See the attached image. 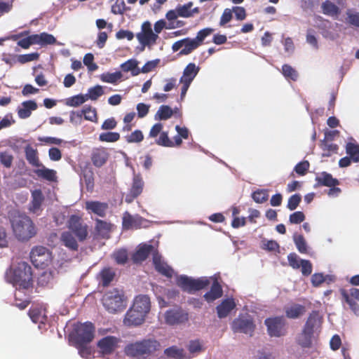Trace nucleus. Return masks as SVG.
Returning <instances> with one entry per match:
<instances>
[{"label":"nucleus","instance_id":"1","mask_svg":"<svg viewBox=\"0 0 359 359\" xmlns=\"http://www.w3.org/2000/svg\"><path fill=\"white\" fill-rule=\"evenodd\" d=\"M6 282L20 289H28L32 286V270L25 262H20L8 268L5 273Z\"/></svg>","mask_w":359,"mask_h":359},{"label":"nucleus","instance_id":"2","mask_svg":"<svg viewBox=\"0 0 359 359\" xmlns=\"http://www.w3.org/2000/svg\"><path fill=\"white\" fill-rule=\"evenodd\" d=\"M323 316L319 311L313 310L309 315L301 333L297 337V343L304 348H310L313 344L315 332L320 328Z\"/></svg>","mask_w":359,"mask_h":359},{"label":"nucleus","instance_id":"3","mask_svg":"<svg viewBox=\"0 0 359 359\" xmlns=\"http://www.w3.org/2000/svg\"><path fill=\"white\" fill-rule=\"evenodd\" d=\"M161 347L159 341L155 339H144L129 343L124 347L125 354L135 359H147Z\"/></svg>","mask_w":359,"mask_h":359},{"label":"nucleus","instance_id":"4","mask_svg":"<svg viewBox=\"0 0 359 359\" xmlns=\"http://www.w3.org/2000/svg\"><path fill=\"white\" fill-rule=\"evenodd\" d=\"M11 226L15 238L20 241H28L37 233V229L26 215H18L11 219Z\"/></svg>","mask_w":359,"mask_h":359},{"label":"nucleus","instance_id":"5","mask_svg":"<svg viewBox=\"0 0 359 359\" xmlns=\"http://www.w3.org/2000/svg\"><path fill=\"white\" fill-rule=\"evenodd\" d=\"M102 302L105 309L111 313L122 311L126 308L123 293L116 288L105 292Z\"/></svg>","mask_w":359,"mask_h":359},{"label":"nucleus","instance_id":"6","mask_svg":"<svg viewBox=\"0 0 359 359\" xmlns=\"http://www.w3.org/2000/svg\"><path fill=\"white\" fill-rule=\"evenodd\" d=\"M176 284L184 292L192 294L194 292L206 288L210 284V280L208 277H201L195 279L185 275H181L177 278Z\"/></svg>","mask_w":359,"mask_h":359},{"label":"nucleus","instance_id":"7","mask_svg":"<svg viewBox=\"0 0 359 359\" xmlns=\"http://www.w3.org/2000/svg\"><path fill=\"white\" fill-rule=\"evenodd\" d=\"M95 326L90 322L77 325L74 328L72 339L74 344H89L94 339Z\"/></svg>","mask_w":359,"mask_h":359},{"label":"nucleus","instance_id":"8","mask_svg":"<svg viewBox=\"0 0 359 359\" xmlns=\"http://www.w3.org/2000/svg\"><path fill=\"white\" fill-rule=\"evenodd\" d=\"M287 322L283 316L269 317L264 320L268 334L271 337H280L286 332Z\"/></svg>","mask_w":359,"mask_h":359},{"label":"nucleus","instance_id":"9","mask_svg":"<svg viewBox=\"0 0 359 359\" xmlns=\"http://www.w3.org/2000/svg\"><path fill=\"white\" fill-rule=\"evenodd\" d=\"M68 229L72 233H74L78 240L81 242L85 241L88 236V226L86 224L82 217L77 215H72L67 223Z\"/></svg>","mask_w":359,"mask_h":359},{"label":"nucleus","instance_id":"10","mask_svg":"<svg viewBox=\"0 0 359 359\" xmlns=\"http://www.w3.org/2000/svg\"><path fill=\"white\" fill-rule=\"evenodd\" d=\"M30 259L36 268L45 269L51 262V252L44 246H35L31 250Z\"/></svg>","mask_w":359,"mask_h":359},{"label":"nucleus","instance_id":"11","mask_svg":"<svg viewBox=\"0 0 359 359\" xmlns=\"http://www.w3.org/2000/svg\"><path fill=\"white\" fill-rule=\"evenodd\" d=\"M287 261L293 269H301L302 276H309L311 274L313 264L310 260L300 258L295 252H290L287 255Z\"/></svg>","mask_w":359,"mask_h":359},{"label":"nucleus","instance_id":"12","mask_svg":"<svg viewBox=\"0 0 359 359\" xmlns=\"http://www.w3.org/2000/svg\"><path fill=\"white\" fill-rule=\"evenodd\" d=\"M189 318V313L181 307L169 309L165 313V321L169 325L186 323Z\"/></svg>","mask_w":359,"mask_h":359},{"label":"nucleus","instance_id":"13","mask_svg":"<svg viewBox=\"0 0 359 359\" xmlns=\"http://www.w3.org/2000/svg\"><path fill=\"white\" fill-rule=\"evenodd\" d=\"M200 68L194 63H189L187 65L183 71V74L180 78V83L182 84L181 88V98L183 99L186 95L187 92L199 72Z\"/></svg>","mask_w":359,"mask_h":359},{"label":"nucleus","instance_id":"14","mask_svg":"<svg viewBox=\"0 0 359 359\" xmlns=\"http://www.w3.org/2000/svg\"><path fill=\"white\" fill-rule=\"evenodd\" d=\"M136 37L140 43L145 47L155 44L158 36L153 32L150 22H144L142 25L141 32L136 34Z\"/></svg>","mask_w":359,"mask_h":359},{"label":"nucleus","instance_id":"15","mask_svg":"<svg viewBox=\"0 0 359 359\" xmlns=\"http://www.w3.org/2000/svg\"><path fill=\"white\" fill-rule=\"evenodd\" d=\"M121 339L114 336H107L100 339L97 343L99 352L102 355L112 354L118 347Z\"/></svg>","mask_w":359,"mask_h":359},{"label":"nucleus","instance_id":"16","mask_svg":"<svg viewBox=\"0 0 359 359\" xmlns=\"http://www.w3.org/2000/svg\"><path fill=\"white\" fill-rule=\"evenodd\" d=\"M144 182L140 174L135 175L133 179L132 186L128 194L126 196V202L132 203L143 191Z\"/></svg>","mask_w":359,"mask_h":359},{"label":"nucleus","instance_id":"17","mask_svg":"<svg viewBox=\"0 0 359 359\" xmlns=\"http://www.w3.org/2000/svg\"><path fill=\"white\" fill-rule=\"evenodd\" d=\"M158 252L152 245L140 244L137 250L132 255V260L135 264L142 263L147 259L150 254Z\"/></svg>","mask_w":359,"mask_h":359},{"label":"nucleus","instance_id":"18","mask_svg":"<svg viewBox=\"0 0 359 359\" xmlns=\"http://www.w3.org/2000/svg\"><path fill=\"white\" fill-rule=\"evenodd\" d=\"M146 315L133 306L126 312L123 323L127 326H138L145 320Z\"/></svg>","mask_w":359,"mask_h":359},{"label":"nucleus","instance_id":"19","mask_svg":"<svg viewBox=\"0 0 359 359\" xmlns=\"http://www.w3.org/2000/svg\"><path fill=\"white\" fill-rule=\"evenodd\" d=\"M109 158V154L107 149L103 147L93 149L90 159L95 167L100 168L103 166Z\"/></svg>","mask_w":359,"mask_h":359},{"label":"nucleus","instance_id":"20","mask_svg":"<svg viewBox=\"0 0 359 359\" xmlns=\"http://www.w3.org/2000/svg\"><path fill=\"white\" fill-rule=\"evenodd\" d=\"M153 264L155 269L161 275L167 277L172 278L173 274V269L161 259V256L158 252L154 253Z\"/></svg>","mask_w":359,"mask_h":359},{"label":"nucleus","instance_id":"21","mask_svg":"<svg viewBox=\"0 0 359 359\" xmlns=\"http://www.w3.org/2000/svg\"><path fill=\"white\" fill-rule=\"evenodd\" d=\"M315 181L316 182V183L313 185L315 189L319 187H328L338 186L340 184V182L338 179L333 177L330 173L326 171H323L320 173V175L316 176Z\"/></svg>","mask_w":359,"mask_h":359},{"label":"nucleus","instance_id":"22","mask_svg":"<svg viewBox=\"0 0 359 359\" xmlns=\"http://www.w3.org/2000/svg\"><path fill=\"white\" fill-rule=\"evenodd\" d=\"M109 206L107 203H102L97 201H87L86 203V209L101 217L106 215V212Z\"/></svg>","mask_w":359,"mask_h":359},{"label":"nucleus","instance_id":"23","mask_svg":"<svg viewBox=\"0 0 359 359\" xmlns=\"http://www.w3.org/2000/svg\"><path fill=\"white\" fill-rule=\"evenodd\" d=\"M133 307L147 316L151 309L150 298L146 294L137 295L134 299Z\"/></svg>","mask_w":359,"mask_h":359},{"label":"nucleus","instance_id":"24","mask_svg":"<svg viewBox=\"0 0 359 359\" xmlns=\"http://www.w3.org/2000/svg\"><path fill=\"white\" fill-rule=\"evenodd\" d=\"M321 9L324 15L330 16L334 20H339V15L341 12V8L330 0H325L322 3Z\"/></svg>","mask_w":359,"mask_h":359},{"label":"nucleus","instance_id":"25","mask_svg":"<svg viewBox=\"0 0 359 359\" xmlns=\"http://www.w3.org/2000/svg\"><path fill=\"white\" fill-rule=\"evenodd\" d=\"M222 294L223 290L222 286L219 283L217 280L215 278L210 287V290L203 295V298L206 302L210 303L220 298L222 296Z\"/></svg>","mask_w":359,"mask_h":359},{"label":"nucleus","instance_id":"26","mask_svg":"<svg viewBox=\"0 0 359 359\" xmlns=\"http://www.w3.org/2000/svg\"><path fill=\"white\" fill-rule=\"evenodd\" d=\"M37 107L34 100L25 101L21 104V107H18V115L20 118H27L31 116L32 111L37 109Z\"/></svg>","mask_w":359,"mask_h":359},{"label":"nucleus","instance_id":"27","mask_svg":"<svg viewBox=\"0 0 359 359\" xmlns=\"http://www.w3.org/2000/svg\"><path fill=\"white\" fill-rule=\"evenodd\" d=\"M349 140L345 146L346 153L353 163H359V144L353 137H349Z\"/></svg>","mask_w":359,"mask_h":359},{"label":"nucleus","instance_id":"28","mask_svg":"<svg viewBox=\"0 0 359 359\" xmlns=\"http://www.w3.org/2000/svg\"><path fill=\"white\" fill-rule=\"evenodd\" d=\"M236 304L233 299H226L219 304L216 309L219 318H226L235 308Z\"/></svg>","mask_w":359,"mask_h":359},{"label":"nucleus","instance_id":"29","mask_svg":"<svg viewBox=\"0 0 359 359\" xmlns=\"http://www.w3.org/2000/svg\"><path fill=\"white\" fill-rule=\"evenodd\" d=\"M60 241L62 245L72 251H77L79 249V244L70 231L62 232L60 236Z\"/></svg>","mask_w":359,"mask_h":359},{"label":"nucleus","instance_id":"30","mask_svg":"<svg viewBox=\"0 0 359 359\" xmlns=\"http://www.w3.org/2000/svg\"><path fill=\"white\" fill-rule=\"evenodd\" d=\"M32 202L29 210L33 213H38L44 201V196L41 189H35L32 192Z\"/></svg>","mask_w":359,"mask_h":359},{"label":"nucleus","instance_id":"31","mask_svg":"<svg viewBox=\"0 0 359 359\" xmlns=\"http://www.w3.org/2000/svg\"><path fill=\"white\" fill-rule=\"evenodd\" d=\"M25 158L28 163L34 167L39 168L43 166V164L40 162L38 151L34 149L32 146L27 145L25 148Z\"/></svg>","mask_w":359,"mask_h":359},{"label":"nucleus","instance_id":"32","mask_svg":"<svg viewBox=\"0 0 359 359\" xmlns=\"http://www.w3.org/2000/svg\"><path fill=\"white\" fill-rule=\"evenodd\" d=\"M285 316L290 319H297L306 312V307L299 304H293L285 309Z\"/></svg>","mask_w":359,"mask_h":359},{"label":"nucleus","instance_id":"33","mask_svg":"<svg viewBox=\"0 0 359 359\" xmlns=\"http://www.w3.org/2000/svg\"><path fill=\"white\" fill-rule=\"evenodd\" d=\"M33 35L34 39V44L45 46L47 45H53L56 43V39L54 37V36L46 32H42L39 34H36Z\"/></svg>","mask_w":359,"mask_h":359},{"label":"nucleus","instance_id":"34","mask_svg":"<svg viewBox=\"0 0 359 359\" xmlns=\"http://www.w3.org/2000/svg\"><path fill=\"white\" fill-rule=\"evenodd\" d=\"M164 354L169 358L174 359H189L183 348L177 347L176 346H170L164 351Z\"/></svg>","mask_w":359,"mask_h":359},{"label":"nucleus","instance_id":"35","mask_svg":"<svg viewBox=\"0 0 359 359\" xmlns=\"http://www.w3.org/2000/svg\"><path fill=\"white\" fill-rule=\"evenodd\" d=\"M184 39V48L180 50V55H189L194 50L197 49L201 44L196 37L194 39L187 37Z\"/></svg>","mask_w":359,"mask_h":359},{"label":"nucleus","instance_id":"36","mask_svg":"<svg viewBox=\"0 0 359 359\" xmlns=\"http://www.w3.org/2000/svg\"><path fill=\"white\" fill-rule=\"evenodd\" d=\"M41 168L36 169L34 172L40 178L43 180L55 182L57 180L56 171L54 170L46 168L43 165Z\"/></svg>","mask_w":359,"mask_h":359},{"label":"nucleus","instance_id":"37","mask_svg":"<svg viewBox=\"0 0 359 359\" xmlns=\"http://www.w3.org/2000/svg\"><path fill=\"white\" fill-rule=\"evenodd\" d=\"M293 242L297 249V250L302 254H306L308 252L309 245L308 243L302 234L294 233L292 236Z\"/></svg>","mask_w":359,"mask_h":359},{"label":"nucleus","instance_id":"38","mask_svg":"<svg viewBox=\"0 0 359 359\" xmlns=\"http://www.w3.org/2000/svg\"><path fill=\"white\" fill-rule=\"evenodd\" d=\"M340 294L342 297L343 300L349 306L350 309L353 313L359 316V304L348 295L347 290L345 289L340 290Z\"/></svg>","mask_w":359,"mask_h":359},{"label":"nucleus","instance_id":"39","mask_svg":"<svg viewBox=\"0 0 359 359\" xmlns=\"http://www.w3.org/2000/svg\"><path fill=\"white\" fill-rule=\"evenodd\" d=\"M346 15L344 22L350 26L359 28V12L348 8L346 11Z\"/></svg>","mask_w":359,"mask_h":359},{"label":"nucleus","instance_id":"40","mask_svg":"<svg viewBox=\"0 0 359 359\" xmlns=\"http://www.w3.org/2000/svg\"><path fill=\"white\" fill-rule=\"evenodd\" d=\"M99 275L101 279L102 285L103 286H108L114 280L115 272L111 268L106 267L100 272Z\"/></svg>","mask_w":359,"mask_h":359},{"label":"nucleus","instance_id":"41","mask_svg":"<svg viewBox=\"0 0 359 359\" xmlns=\"http://www.w3.org/2000/svg\"><path fill=\"white\" fill-rule=\"evenodd\" d=\"M268 189H257L251 194L252 200L257 203H264L269 198Z\"/></svg>","mask_w":359,"mask_h":359},{"label":"nucleus","instance_id":"42","mask_svg":"<svg viewBox=\"0 0 359 359\" xmlns=\"http://www.w3.org/2000/svg\"><path fill=\"white\" fill-rule=\"evenodd\" d=\"M138 62L135 60H128L121 65L122 70L125 72H131L133 76H137L140 73L137 67Z\"/></svg>","mask_w":359,"mask_h":359},{"label":"nucleus","instance_id":"43","mask_svg":"<svg viewBox=\"0 0 359 359\" xmlns=\"http://www.w3.org/2000/svg\"><path fill=\"white\" fill-rule=\"evenodd\" d=\"M137 220H138V218L134 217L129 212H124L123 216V222H122V225H123V229H130L133 228H137V226H138Z\"/></svg>","mask_w":359,"mask_h":359},{"label":"nucleus","instance_id":"44","mask_svg":"<svg viewBox=\"0 0 359 359\" xmlns=\"http://www.w3.org/2000/svg\"><path fill=\"white\" fill-rule=\"evenodd\" d=\"M123 74L121 72H116L114 73L105 72L100 76V79L102 82L109 83H116L118 81L121 80Z\"/></svg>","mask_w":359,"mask_h":359},{"label":"nucleus","instance_id":"45","mask_svg":"<svg viewBox=\"0 0 359 359\" xmlns=\"http://www.w3.org/2000/svg\"><path fill=\"white\" fill-rule=\"evenodd\" d=\"M81 116L87 121L96 123L97 121V115L96 109L91 106H85L81 110Z\"/></svg>","mask_w":359,"mask_h":359},{"label":"nucleus","instance_id":"46","mask_svg":"<svg viewBox=\"0 0 359 359\" xmlns=\"http://www.w3.org/2000/svg\"><path fill=\"white\" fill-rule=\"evenodd\" d=\"M262 249L267 252H273L276 253H280V245L278 243L273 239L266 240L263 239L262 241Z\"/></svg>","mask_w":359,"mask_h":359},{"label":"nucleus","instance_id":"47","mask_svg":"<svg viewBox=\"0 0 359 359\" xmlns=\"http://www.w3.org/2000/svg\"><path fill=\"white\" fill-rule=\"evenodd\" d=\"M173 114L172 109L168 105H161L155 114L156 120H167Z\"/></svg>","mask_w":359,"mask_h":359},{"label":"nucleus","instance_id":"48","mask_svg":"<svg viewBox=\"0 0 359 359\" xmlns=\"http://www.w3.org/2000/svg\"><path fill=\"white\" fill-rule=\"evenodd\" d=\"M282 74L287 80L296 81L298 79L297 72L288 64H284L282 66Z\"/></svg>","mask_w":359,"mask_h":359},{"label":"nucleus","instance_id":"49","mask_svg":"<svg viewBox=\"0 0 359 359\" xmlns=\"http://www.w3.org/2000/svg\"><path fill=\"white\" fill-rule=\"evenodd\" d=\"M104 94V90L102 86L97 85L94 87L90 88L88 93L85 94L86 100H97L100 96Z\"/></svg>","mask_w":359,"mask_h":359},{"label":"nucleus","instance_id":"50","mask_svg":"<svg viewBox=\"0 0 359 359\" xmlns=\"http://www.w3.org/2000/svg\"><path fill=\"white\" fill-rule=\"evenodd\" d=\"M120 137V134L117 132H107L100 134L99 140L102 142H116Z\"/></svg>","mask_w":359,"mask_h":359},{"label":"nucleus","instance_id":"51","mask_svg":"<svg viewBox=\"0 0 359 359\" xmlns=\"http://www.w3.org/2000/svg\"><path fill=\"white\" fill-rule=\"evenodd\" d=\"M193 6V3L191 1L188 2L184 5H177L176 8L177 11V15L181 18H191V8Z\"/></svg>","mask_w":359,"mask_h":359},{"label":"nucleus","instance_id":"52","mask_svg":"<svg viewBox=\"0 0 359 359\" xmlns=\"http://www.w3.org/2000/svg\"><path fill=\"white\" fill-rule=\"evenodd\" d=\"M124 139L129 144L140 143L144 140V135L140 130H135L130 134L126 135Z\"/></svg>","mask_w":359,"mask_h":359},{"label":"nucleus","instance_id":"53","mask_svg":"<svg viewBox=\"0 0 359 359\" xmlns=\"http://www.w3.org/2000/svg\"><path fill=\"white\" fill-rule=\"evenodd\" d=\"M95 230L100 235L108 233L111 230V224L100 219L95 220Z\"/></svg>","mask_w":359,"mask_h":359},{"label":"nucleus","instance_id":"54","mask_svg":"<svg viewBox=\"0 0 359 359\" xmlns=\"http://www.w3.org/2000/svg\"><path fill=\"white\" fill-rule=\"evenodd\" d=\"M232 329L235 332L247 333V320L236 318L233 321Z\"/></svg>","mask_w":359,"mask_h":359},{"label":"nucleus","instance_id":"55","mask_svg":"<svg viewBox=\"0 0 359 359\" xmlns=\"http://www.w3.org/2000/svg\"><path fill=\"white\" fill-rule=\"evenodd\" d=\"M302 201V195L300 194H294L289 198L287 204V208L293 211L297 208Z\"/></svg>","mask_w":359,"mask_h":359},{"label":"nucleus","instance_id":"56","mask_svg":"<svg viewBox=\"0 0 359 359\" xmlns=\"http://www.w3.org/2000/svg\"><path fill=\"white\" fill-rule=\"evenodd\" d=\"M113 257L118 264H125L128 259V255L126 250L120 249L113 254Z\"/></svg>","mask_w":359,"mask_h":359},{"label":"nucleus","instance_id":"57","mask_svg":"<svg viewBox=\"0 0 359 359\" xmlns=\"http://www.w3.org/2000/svg\"><path fill=\"white\" fill-rule=\"evenodd\" d=\"M87 101L85 95L79 94L72 96L67 100V105L70 107H79Z\"/></svg>","mask_w":359,"mask_h":359},{"label":"nucleus","instance_id":"58","mask_svg":"<svg viewBox=\"0 0 359 359\" xmlns=\"http://www.w3.org/2000/svg\"><path fill=\"white\" fill-rule=\"evenodd\" d=\"M155 142L159 146L173 147V142L170 140L168 132L163 131Z\"/></svg>","mask_w":359,"mask_h":359},{"label":"nucleus","instance_id":"59","mask_svg":"<svg viewBox=\"0 0 359 359\" xmlns=\"http://www.w3.org/2000/svg\"><path fill=\"white\" fill-rule=\"evenodd\" d=\"M13 161V156L8 151L0 152V163L4 167L10 168Z\"/></svg>","mask_w":359,"mask_h":359},{"label":"nucleus","instance_id":"60","mask_svg":"<svg viewBox=\"0 0 359 359\" xmlns=\"http://www.w3.org/2000/svg\"><path fill=\"white\" fill-rule=\"evenodd\" d=\"M306 216L302 211H295L289 216V223L291 224H299L304 222Z\"/></svg>","mask_w":359,"mask_h":359},{"label":"nucleus","instance_id":"61","mask_svg":"<svg viewBox=\"0 0 359 359\" xmlns=\"http://www.w3.org/2000/svg\"><path fill=\"white\" fill-rule=\"evenodd\" d=\"M306 41L311 45L314 49L319 48L318 41L313 29H308L306 35Z\"/></svg>","mask_w":359,"mask_h":359},{"label":"nucleus","instance_id":"62","mask_svg":"<svg viewBox=\"0 0 359 359\" xmlns=\"http://www.w3.org/2000/svg\"><path fill=\"white\" fill-rule=\"evenodd\" d=\"M309 162L308 161H302L299 162L294 168V171L300 176H304L306 174L309 168Z\"/></svg>","mask_w":359,"mask_h":359},{"label":"nucleus","instance_id":"63","mask_svg":"<svg viewBox=\"0 0 359 359\" xmlns=\"http://www.w3.org/2000/svg\"><path fill=\"white\" fill-rule=\"evenodd\" d=\"M311 283L313 287H318L325 283L324 273L323 272L314 273L311 277Z\"/></svg>","mask_w":359,"mask_h":359},{"label":"nucleus","instance_id":"64","mask_svg":"<svg viewBox=\"0 0 359 359\" xmlns=\"http://www.w3.org/2000/svg\"><path fill=\"white\" fill-rule=\"evenodd\" d=\"M127 10L126 4L123 0H117L115 4L111 6V13L115 15L123 14Z\"/></svg>","mask_w":359,"mask_h":359}]
</instances>
